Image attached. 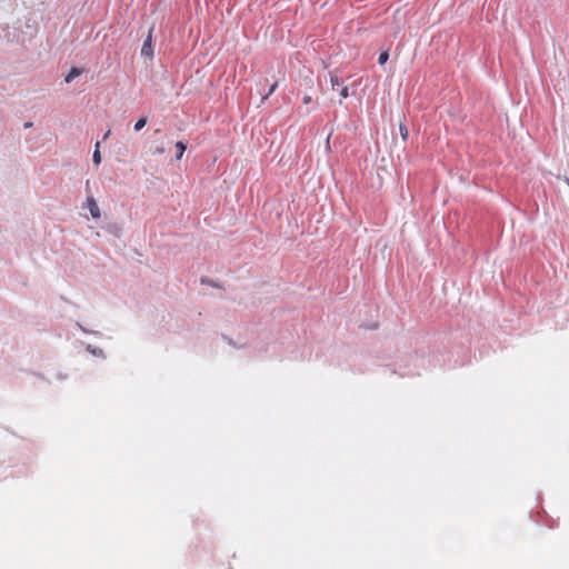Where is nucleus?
<instances>
[{
  "label": "nucleus",
  "mask_w": 569,
  "mask_h": 569,
  "mask_svg": "<svg viewBox=\"0 0 569 569\" xmlns=\"http://www.w3.org/2000/svg\"><path fill=\"white\" fill-rule=\"evenodd\" d=\"M278 88V82L274 81L273 83H271L266 92V94L262 97V100H266L268 99L274 91L276 89Z\"/></svg>",
  "instance_id": "9d476101"
},
{
  "label": "nucleus",
  "mask_w": 569,
  "mask_h": 569,
  "mask_svg": "<svg viewBox=\"0 0 569 569\" xmlns=\"http://www.w3.org/2000/svg\"><path fill=\"white\" fill-rule=\"evenodd\" d=\"M23 127H24L26 129H29V128H31V127H32V122H24Z\"/></svg>",
  "instance_id": "a211bd4d"
},
{
  "label": "nucleus",
  "mask_w": 569,
  "mask_h": 569,
  "mask_svg": "<svg viewBox=\"0 0 569 569\" xmlns=\"http://www.w3.org/2000/svg\"><path fill=\"white\" fill-rule=\"evenodd\" d=\"M147 124V118L140 117L134 123V131H140Z\"/></svg>",
  "instance_id": "6e6552de"
},
{
  "label": "nucleus",
  "mask_w": 569,
  "mask_h": 569,
  "mask_svg": "<svg viewBox=\"0 0 569 569\" xmlns=\"http://www.w3.org/2000/svg\"><path fill=\"white\" fill-rule=\"evenodd\" d=\"M152 30L151 28L149 30L147 39L143 41L142 48H141V54L146 56L148 58H153V48H152Z\"/></svg>",
  "instance_id": "f257e3e1"
},
{
  "label": "nucleus",
  "mask_w": 569,
  "mask_h": 569,
  "mask_svg": "<svg viewBox=\"0 0 569 569\" xmlns=\"http://www.w3.org/2000/svg\"><path fill=\"white\" fill-rule=\"evenodd\" d=\"M310 102H311V97L306 96V97L303 98V103H305V104H308V103H310Z\"/></svg>",
  "instance_id": "2eb2a0df"
},
{
  "label": "nucleus",
  "mask_w": 569,
  "mask_h": 569,
  "mask_svg": "<svg viewBox=\"0 0 569 569\" xmlns=\"http://www.w3.org/2000/svg\"><path fill=\"white\" fill-rule=\"evenodd\" d=\"M399 131H400V136H401L402 140L406 141L409 137V131H408L407 126L405 123L400 122Z\"/></svg>",
  "instance_id": "1a4fd4ad"
},
{
  "label": "nucleus",
  "mask_w": 569,
  "mask_h": 569,
  "mask_svg": "<svg viewBox=\"0 0 569 569\" xmlns=\"http://www.w3.org/2000/svg\"><path fill=\"white\" fill-rule=\"evenodd\" d=\"M176 159L180 160L187 150V143L183 141L176 142Z\"/></svg>",
  "instance_id": "39448f33"
},
{
  "label": "nucleus",
  "mask_w": 569,
  "mask_h": 569,
  "mask_svg": "<svg viewBox=\"0 0 569 569\" xmlns=\"http://www.w3.org/2000/svg\"><path fill=\"white\" fill-rule=\"evenodd\" d=\"M163 152H164L163 147L157 148L156 151H154V153H157V154H161Z\"/></svg>",
  "instance_id": "dca6fc26"
},
{
  "label": "nucleus",
  "mask_w": 569,
  "mask_h": 569,
  "mask_svg": "<svg viewBox=\"0 0 569 569\" xmlns=\"http://www.w3.org/2000/svg\"><path fill=\"white\" fill-rule=\"evenodd\" d=\"M76 326L84 333H92L94 336H100L101 333L99 331L89 330L86 327H83L80 322H76Z\"/></svg>",
  "instance_id": "9b49d317"
},
{
  "label": "nucleus",
  "mask_w": 569,
  "mask_h": 569,
  "mask_svg": "<svg viewBox=\"0 0 569 569\" xmlns=\"http://www.w3.org/2000/svg\"><path fill=\"white\" fill-rule=\"evenodd\" d=\"M389 59V52L388 51H383L379 54V58H378V63L380 66L385 64Z\"/></svg>",
  "instance_id": "f8f14e48"
},
{
  "label": "nucleus",
  "mask_w": 569,
  "mask_h": 569,
  "mask_svg": "<svg viewBox=\"0 0 569 569\" xmlns=\"http://www.w3.org/2000/svg\"><path fill=\"white\" fill-rule=\"evenodd\" d=\"M86 350L94 357L106 358L104 351L101 348L94 347L92 345H87Z\"/></svg>",
  "instance_id": "20e7f679"
},
{
  "label": "nucleus",
  "mask_w": 569,
  "mask_h": 569,
  "mask_svg": "<svg viewBox=\"0 0 569 569\" xmlns=\"http://www.w3.org/2000/svg\"><path fill=\"white\" fill-rule=\"evenodd\" d=\"M81 73H82V69L77 68V67H72V68L70 69V71L68 72V74L66 76L64 81H66L67 83H70V82H72L77 77H79Z\"/></svg>",
  "instance_id": "7ed1b4c3"
},
{
  "label": "nucleus",
  "mask_w": 569,
  "mask_h": 569,
  "mask_svg": "<svg viewBox=\"0 0 569 569\" xmlns=\"http://www.w3.org/2000/svg\"><path fill=\"white\" fill-rule=\"evenodd\" d=\"M100 142L98 141L96 143V148H94V151H93V154H92V161L96 166H99L101 163V153H100Z\"/></svg>",
  "instance_id": "0eeeda50"
},
{
  "label": "nucleus",
  "mask_w": 569,
  "mask_h": 569,
  "mask_svg": "<svg viewBox=\"0 0 569 569\" xmlns=\"http://www.w3.org/2000/svg\"><path fill=\"white\" fill-rule=\"evenodd\" d=\"M110 133H111V131H110V130H108V131L103 134V137H102V141H106V140L109 138Z\"/></svg>",
  "instance_id": "f3484780"
},
{
  "label": "nucleus",
  "mask_w": 569,
  "mask_h": 569,
  "mask_svg": "<svg viewBox=\"0 0 569 569\" xmlns=\"http://www.w3.org/2000/svg\"><path fill=\"white\" fill-rule=\"evenodd\" d=\"M566 182H567V183H568V186H569V178H566Z\"/></svg>",
  "instance_id": "6ab92c4d"
},
{
  "label": "nucleus",
  "mask_w": 569,
  "mask_h": 569,
  "mask_svg": "<svg viewBox=\"0 0 569 569\" xmlns=\"http://www.w3.org/2000/svg\"><path fill=\"white\" fill-rule=\"evenodd\" d=\"M87 207L92 216V218H99L100 217V209L98 207L97 201L93 197H88L87 199Z\"/></svg>",
  "instance_id": "f03ea898"
},
{
  "label": "nucleus",
  "mask_w": 569,
  "mask_h": 569,
  "mask_svg": "<svg viewBox=\"0 0 569 569\" xmlns=\"http://www.w3.org/2000/svg\"><path fill=\"white\" fill-rule=\"evenodd\" d=\"M107 231L111 234H113L114 237L117 238H120L121 237V233H122V229L120 226H118L117 223H111L107 227Z\"/></svg>",
  "instance_id": "423d86ee"
},
{
  "label": "nucleus",
  "mask_w": 569,
  "mask_h": 569,
  "mask_svg": "<svg viewBox=\"0 0 569 569\" xmlns=\"http://www.w3.org/2000/svg\"><path fill=\"white\" fill-rule=\"evenodd\" d=\"M330 81H331V86L335 88L336 86H339L340 84V80L337 76H331L330 78Z\"/></svg>",
  "instance_id": "ddd939ff"
},
{
  "label": "nucleus",
  "mask_w": 569,
  "mask_h": 569,
  "mask_svg": "<svg viewBox=\"0 0 569 569\" xmlns=\"http://www.w3.org/2000/svg\"><path fill=\"white\" fill-rule=\"evenodd\" d=\"M340 97H341V98H343V99H346V98H348V97H349V90H348V88H347V87H343V88L341 89V91H340Z\"/></svg>",
  "instance_id": "4468645a"
}]
</instances>
